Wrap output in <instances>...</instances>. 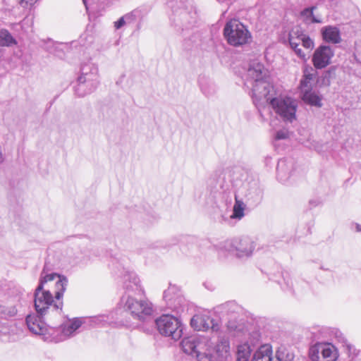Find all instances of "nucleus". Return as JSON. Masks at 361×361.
Here are the masks:
<instances>
[{
    "label": "nucleus",
    "mask_w": 361,
    "mask_h": 361,
    "mask_svg": "<svg viewBox=\"0 0 361 361\" xmlns=\"http://www.w3.org/2000/svg\"><path fill=\"white\" fill-rule=\"evenodd\" d=\"M244 80L245 86L251 89L253 103L262 116V109L270 106L283 121L292 123L296 119V100L281 96L268 80V71L262 63L252 61L249 65Z\"/></svg>",
    "instance_id": "f257e3e1"
},
{
    "label": "nucleus",
    "mask_w": 361,
    "mask_h": 361,
    "mask_svg": "<svg viewBox=\"0 0 361 361\" xmlns=\"http://www.w3.org/2000/svg\"><path fill=\"white\" fill-rule=\"evenodd\" d=\"M68 279L56 273H47L46 267L41 272L39 282L35 290L34 304L37 314L42 318L56 319L61 316L63 296Z\"/></svg>",
    "instance_id": "f03ea898"
},
{
    "label": "nucleus",
    "mask_w": 361,
    "mask_h": 361,
    "mask_svg": "<svg viewBox=\"0 0 361 361\" xmlns=\"http://www.w3.org/2000/svg\"><path fill=\"white\" fill-rule=\"evenodd\" d=\"M125 294L121 299V305L133 319L144 322L152 314V303L142 298L144 289L137 275L128 270H124L122 276Z\"/></svg>",
    "instance_id": "7ed1b4c3"
},
{
    "label": "nucleus",
    "mask_w": 361,
    "mask_h": 361,
    "mask_svg": "<svg viewBox=\"0 0 361 361\" xmlns=\"http://www.w3.org/2000/svg\"><path fill=\"white\" fill-rule=\"evenodd\" d=\"M181 346L185 353L195 356L198 361H216L212 354L214 350L205 337L197 335L186 337L182 340Z\"/></svg>",
    "instance_id": "20e7f679"
},
{
    "label": "nucleus",
    "mask_w": 361,
    "mask_h": 361,
    "mask_svg": "<svg viewBox=\"0 0 361 361\" xmlns=\"http://www.w3.org/2000/svg\"><path fill=\"white\" fill-rule=\"evenodd\" d=\"M99 83V71L97 66L92 63H84L81 66L80 75L78 78V84L75 87V93L80 97H83L93 92Z\"/></svg>",
    "instance_id": "39448f33"
},
{
    "label": "nucleus",
    "mask_w": 361,
    "mask_h": 361,
    "mask_svg": "<svg viewBox=\"0 0 361 361\" xmlns=\"http://www.w3.org/2000/svg\"><path fill=\"white\" fill-rule=\"evenodd\" d=\"M197 18V11L192 7L179 8L173 11L172 25L178 35L186 37L195 26Z\"/></svg>",
    "instance_id": "423d86ee"
},
{
    "label": "nucleus",
    "mask_w": 361,
    "mask_h": 361,
    "mask_svg": "<svg viewBox=\"0 0 361 361\" xmlns=\"http://www.w3.org/2000/svg\"><path fill=\"white\" fill-rule=\"evenodd\" d=\"M224 35L228 43L233 47L246 44L252 37L247 28L238 19H231L226 23Z\"/></svg>",
    "instance_id": "0eeeda50"
},
{
    "label": "nucleus",
    "mask_w": 361,
    "mask_h": 361,
    "mask_svg": "<svg viewBox=\"0 0 361 361\" xmlns=\"http://www.w3.org/2000/svg\"><path fill=\"white\" fill-rule=\"evenodd\" d=\"M160 334L177 341L182 336L183 326L180 322L170 314H163L154 321Z\"/></svg>",
    "instance_id": "6e6552de"
},
{
    "label": "nucleus",
    "mask_w": 361,
    "mask_h": 361,
    "mask_svg": "<svg viewBox=\"0 0 361 361\" xmlns=\"http://www.w3.org/2000/svg\"><path fill=\"white\" fill-rule=\"evenodd\" d=\"M221 248L235 255L238 258H243L249 257L252 255L255 245L250 238L243 237L224 242Z\"/></svg>",
    "instance_id": "1a4fd4ad"
},
{
    "label": "nucleus",
    "mask_w": 361,
    "mask_h": 361,
    "mask_svg": "<svg viewBox=\"0 0 361 361\" xmlns=\"http://www.w3.org/2000/svg\"><path fill=\"white\" fill-rule=\"evenodd\" d=\"M54 319L42 318L39 314H30L26 317V324L29 330L34 334L42 337L46 342H52L54 327L47 326L45 322H51Z\"/></svg>",
    "instance_id": "9d476101"
},
{
    "label": "nucleus",
    "mask_w": 361,
    "mask_h": 361,
    "mask_svg": "<svg viewBox=\"0 0 361 361\" xmlns=\"http://www.w3.org/2000/svg\"><path fill=\"white\" fill-rule=\"evenodd\" d=\"M240 192L244 195L247 203L258 205L263 198L264 189L257 178H248L243 183Z\"/></svg>",
    "instance_id": "9b49d317"
},
{
    "label": "nucleus",
    "mask_w": 361,
    "mask_h": 361,
    "mask_svg": "<svg viewBox=\"0 0 361 361\" xmlns=\"http://www.w3.org/2000/svg\"><path fill=\"white\" fill-rule=\"evenodd\" d=\"M163 298L168 307L177 313L182 312L186 306L187 302L180 289L175 285L171 284L168 289L164 290Z\"/></svg>",
    "instance_id": "f8f14e48"
},
{
    "label": "nucleus",
    "mask_w": 361,
    "mask_h": 361,
    "mask_svg": "<svg viewBox=\"0 0 361 361\" xmlns=\"http://www.w3.org/2000/svg\"><path fill=\"white\" fill-rule=\"evenodd\" d=\"M82 324L81 319L75 318L62 324L59 328H54L52 342L59 343L74 336Z\"/></svg>",
    "instance_id": "ddd939ff"
},
{
    "label": "nucleus",
    "mask_w": 361,
    "mask_h": 361,
    "mask_svg": "<svg viewBox=\"0 0 361 361\" xmlns=\"http://www.w3.org/2000/svg\"><path fill=\"white\" fill-rule=\"evenodd\" d=\"M334 55V51L331 47L327 45L319 46L314 52L312 62L314 67L322 69L326 67Z\"/></svg>",
    "instance_id": "4468645a"
},
{
    "label": "nucleus",
    "mask_w": 361,
    "mask_h": 361,
    "mask_svg": "<svg viewBox=\"0 0 361 361\" xmlns=\"http://www.w3.org/2000/svg\"><path fill=\"white\" fill-rule=\"evenodd\" d=\"M190 324L197 331H206L212 329V331H217L219 329V324L207 314L194 315L191 319Z\"/></svg>",
    "instance_id": "2eb2a0df"
},
{
    "label": "nucleus",
    "mask_w": 361,
    "mask_h": 361,
    "mask_svg": "<svg viewBox=\"0 0 361 361\" xmlns=\"http://www.w3.org/2000/svg\"><path fill=\"white\" fill-rule=\"evenodd\" d=\"M293 163L291 160L281 159L277 164V177L282 183L288 181L293 176Z\"/></svg>",
    "instance_id": "dca6fc26"
},
{
    "label": "nucleus",
    "mask_w": 361,
    "mask_h": 361,
    "mask_svg": "<svg viewBox=\"0 0 361 361\" xmlns=\"http://www.w3.org/2000/svg\"><path fill=\"white\" fill-rule=\"evenodd\" d=\"M304 33L298 28H293L289 32V44L291 48L295 51V54L301 59H305L306 54L298 48V46L302 44Z\"/></svg>",
    "instance_id": "f3484780"
},
{
    "label": "nucleus",
    "mask_w": 361,
    "mask_h": 361,
    "mask_svg": "<svg viewBox=\"0 0 361 361\" xmlns=\"http://www.w3.org/2000/svg\"><path fill=\"white\" fill-rule=\"evenodd\" d=\"M317 353H320L322 357L312 355V359L314 361H333L336 357L335 348L334 345L329 343H321L318 345Z\"/></svg>",
    "instance_id": "a211bd4d"
},
{
    "label": "nucleus",
    "mask_w": 361,
    "mask_h": 361,
    "mask_svg": "<svg viewBox=\"0 0 361 361\" xmlns=\"http://www.w3.org/2000/svg\"><path fill=\"white\" fill-rule=\"evenodd\" d=\"M321 32L323 39L328 43L338 44L341 41L340 30L336 27L325 26Z\"/></svg>",
    "instance_id": "6ab92c4d"
},
{
    "label": "nucleus",
    "mask_w": 361,
    "mask_h": 361,
    "mask_svg": "<svg viewBox=\"0 0 361 361\" xmlns=\"http://www.w3.org/2000/svg\"><path fill=\"white\" fill-rule=\"evenodd\" d=\"M199 85L201 92L207 97H213L217 92L218 88L216 85L214 81L207 78L201 77L199 79Z\"/></svg>",
    "instance_id": "aec40b11"
},
{
    "label": "nucleus",
    "mask_w": 361,
    "mask_h": 361,
    "mask_svg": "<svg viewBox=\"0 0 361 361\" xmlns=\"http://www.w3.org/2000/svg\"><path fill=\"white\" fill-rule=\"evenodd\" d=\"M252 361H273L271 346L269 344L261 345L254 353Z\"/></svg>",
    "instance_id": "412c9836"
},
{
    "label": "nucleus",
    "mask_w": 361,
    "mask_h": 361,
    "mask_svg": "<svg viewBox=\"0 0 361 361\" xmlns=\"http://www.w3.org/2000/svg\"><path fill=\"white\" fill-rule=\"evenodd\" d=\"M301 97L307 104L317 107H321L322 106V98L315 90H310L302 92Z\"/></svg>",
    "instance_id": "4be33fe9"
},
{
    "label": "nucleus",
    "mask_w": 361,
    "mask_h": 361,
    "mask_svg": "<svg viewBox=\"0 0 361 361\" xmlns=\"http://www.w3.org/2000/svg\"><path fill=\"white\" fill-rule=\"evenodd\" d=\"M239 309V306L234 301H228L216 306L215 311L224 315H228L237 312Z\"/></svg>",
    "instance_id": "5701e85b"
},
{
    "label": "nucleus",
    "mask_w": 361,
    "mask_h": 361,
    "mask_svg": "<svg viewBox=\"0 0 361 361\" xmlns=\"http://www.w3.org/2000/svg\"><path fill=\"white\" fill-rule=\"evenodd\" d=\"M314 82V73H310L307 69L304 71V75L300 81V93L312 90V84Z\"/></svg>",
    "instance_id": "b1692460"
},
{
    "label": "nucleus",
    "mask_w": 361,
    "mask_h": 361,
    "mask_svg": "<svg viewBox=\"0 0 361 361\" xmlns=\"http://www.w3.org/2000/svg\"><path fill=\"white\" fill-rule=\"evenodd\" d=\"M245 207L246 205L243 201L242 200H239L235 195V202L233 207V214H231V218L237 220L242 219L245 216Z\"/></svg>",
    "instance_id": "393cba45"
},
{
    "label": "nucleus",
    "mask_w": 361,
    "mask_h": 361,
    "mask_svg": "<svg viewBox=\"0 0 361 361\" xmlns=\"http://www.w3.org/2000/svg\"><path fill=\"white\" fill-rule=\"evenodd\" d=\"M315 9L316 6H311L306 8L301 11V16L303 18V20L306 23L310 24L322 23L320 17H317L314 15V11Z\"/></svg>",
    "instance_id": "a878e982"
},
{
    "label": "nucleus",
    "mask_w": 361,
    "mask_h": 361,
    "mask_svg": "<svg viewBox=\"0 0 361 361\" xmlns=\"http://www.w3.org/2000/svg\"><path fill=\"white\" fill-rule=\"evenodd\" d=\"M250 354V346L247 343L239 345L237 348V361H248Z\"/></svg>",
    "instance_id": "bb28decb"
},
{
    "label": "nucleus",
    "mask_w": 361,
    "mask_h": 361,
    "mask_svg": "<svg viewBox=\"0 0 361 361\" xmlns=\"http://www.w3.org/2000/svg\"><path fill=\"white\" fill-rule=\"evenodd\" d=\"M230 350V343L228 339L221 338L215 347L216 353L221 357H226Z\"/></svg>",
    "instance_id": "cd10ccee"
},
{
    "label": "nucleus",
    "mask_w": 361,
    "mask_h": 361,
    "mask_svg": "<svg viewBox=\"0 0 361 361\" xmlns=\"http://www.w3.org/2000/svg\"><path fill=\"white\" fill-rule=\"evenodd\" d=\"M16 44V40L6 30H0V46L10 47Z\"/></svg>",
    "instance_id": "c85d7f7f"
},
{
    "label": "nucleus",
    "mask_w": 361,
    "mask_h": 361,
    "mask_svg": "<svg viewBox=\"0 0 361 361\" xmlns=\"http://www.w3.org/2000/svg\"><path fill=\"white\" fill-rule=\"evenodd\" d=\"M276 361H294V354L284 347L279 348L276 353Z\"/></svg>",
    "instance_id": "c756f323"
},
{
    "label": "nucleus",
    "mask_w": 361,
    "mask_h": 361,
    "mask_svg": "<svg viewBox=\"0 0 361 361\" xmlns=\"http://www.w3.org/2000/svg\"><path fill=\"white\" fill-rule=\"evenodd\" d=\"M123 16L126 19V23H132L135 22L137 19L141 18L142 17V13L141 10L135 9Z\"/></svg>",
    "instance_id": "7c9ffc66"
},
{
    "label": "nucleus",
    "mask_w": 361,
    "mask_h": 361,
    "mask_svg": "<svg viewBox=\"0 0 361 361\" xmlns=\"http://www.w3.org/2000/svg\"><path fill=\"white\" fill-rule=\"evenodd\" d=\"M17 313V310L15 307H6L0 305V314L5 317H13Z\"/></svg>",
    "instance_id": "2f4dec72"
},
{
    "label": "nucleus",
    "mask_w": 361,
    "mask_h": 361,
    "mask_svg": "<svg viewBox=\"0 0 361 361\" xmlns=\"http://www.w3.org/2000/svg\"><path fill=\"white\" fill-rule=\"evenodd\" d=\"M301 44L302 45V47L308 49H312L314 47L313 41L305 34L303 35Z\"/></svg>",
    "instance_id": "473e14b6"
},
{
    "label": "nucleus",
    "mask_w": 361,
    "mask_h": 361,
    "mask_svg": "<svg viewBox=\"0 0 361 361\" xmlns=\"http://www.w3.org/2000/svg\"><path fill=\"white\" fill-rule=\"evenodd\" d=\"M288 131L286 130H278L274 135V139L276 140H285L288 137Z\"/></svg>",
    "instance_id": "72a5a7b5"
},
{
    "label": "nucleus",
    "mask_w": 361,
    "mask_h": 361,
    "mask_svg": "<svg viewBox=\"0 0 361 361\" xmlns=\"http://www.w3.org/2000/svg\"><path fill=\"white\" fill-rule=\"evenodd\" d=\"M108 317L105 315H99L92 318V322L95 325L102 324L104 322H107Z\"/></svg>",
    "instance_id": "f704fd0d"
},
{
    "label": "nucleus",
    "mask_w": 361,
    "mask_h": 361,
    "mask_svg": "<svg viewBox=\"0 0 361 361\" xmlns=\"http://www.w3.org/2000/svg\"><path fill=\"white\" fill-rule=\"evenodd\" d=\"M126 23L124 16L120 18L117 21L114 22V27L116 30L121 28Z\"/></svg>",
    "instance_id": "c9c22d12"
},
{
    "label": "nucleus",
    "mask_w": 361,
    "mask_h": 361,
    "mask_svg": "<svg viewBox=\"0 0 361 361\" xmlns=\"http://www.w3.org/2000/svg\"><path fill=\"white\" fill-rule=\"evenodd\" d=\"M283 281H284L286 286H283V285L281 284L282 288L284 290L290 289L292 287V283L290 281H289V280H286L285 279H283Z\"/></svg>",
    "instance_id": "e433bc0d"
},
{
    "label": "nucleus",
    "mask_w": 361,
    "mask_h": 361,
    "mask_svg": "<svg viewBox=\"0 0 361 361\" xmlns=\"http://www.w3.org/2000/svg\"><path fill=\"white\" fill-rule=\"evenodd\" d=\"M37 0H22L20 4L22 6L24 4L32 6L33 5Z\"/></svg>",
    "instance_id": "4c0bfd02"
},
{
    "label": "nucleus",
    "mask_w": 361,
    "mask_h": 361,
    "mask_svg": "<svg viewBox=\"0 0 361 361\" xmlns=\"http://www.w3.org/2000/svg\"><path fill=\"white\" fill-rule=\"evenodd\" d=\"M60 46H61V44H58L56 47H55V49L54 51L52 50H49V52L51 53H54L55 54H56L58 56H60L61 57L62 56L59 54L57 53V51L60 49Z\"/></svg>",
    "instance_id": "58836bf2"
},
{
    "label": "nucleus",
    "mask_w": 361,
    "mask_h": 361,
    "mask_svg": "<svg viewBox=\"0 0 361 361\" xmlns=\"http://www.w3.org/2000/svg\"><path fill=\"white\" fill-rule=\"evenodd\" d=\"M355 230L357 232H361V225L359 224H355Z\"/></svg>",
    "instance_id": "ea45409f"
},
{
    "label": "nucleus",
    "mask_w": 361,
    "mask_h": 361,
    "mask_svg": "<svg viewBox=\"0 0 361 361\" xmlns=\"http://www.w3.org/2000/svg\"><path fill=\"white\" fill-rule=\"evenodd\" d=\"M4 160V157L3 156L2 152H1V147H0V163H2Z\"/></svg>",
    "instance_id": "a19ab883"
},
{
    "label": "nucleus",
    "mask_w": 361,
    "mask_h": 361,
    "mask_svg": "<svg viewBox=\"0 0 361 361\" xmlns=\"http://www.w3.org/2000/svg\"><path fill=\"white\" fill-rule=\"evenodd\" d=\"M84 4L85 5V6L87 7V0H82Z\"/></svg>",
    "instance_id": "79ce46f5"
},
{
    "label": "nucleus",
    "mask_w": 361,
    "mask_h": 361,
    "mask_svg": "<svg viewBox=\"0 0 361 361\" xmlns=\"http://www.w3.org/2000/svg\"><path fill=\"white\" fill-rule=\"evenodd\" d=\"M48 43L53 44V42L50 39L48 40Z\"/></svg>",
    "instance_id": "37998d69"
}]
</instances>
